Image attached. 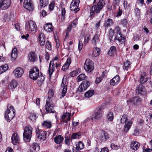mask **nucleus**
Returning <instances> with one entry per match:
<instances>
[{"label": "nucleus", "mask_w": 152, "mask_h": 152, "mask_svg": "<svg viewBox=\"0 0 152 152\" xmlns=\"http://www.w3.org/2000/svg\"><path fill=\"white\" fill-rule=\"evenodd\" d=\"M124 126V130L126 132H127L130 129L132 124V121L128 120L125 123Z\"/></svg>", "instance_id": "nucleus-20"}, {"label": "nucleus", "mask_w": 152, "mask_h": 152, "mask_svg": "<svg viewBox=\"0 0 152 152\" xmlns=\"http://www.w3.org/2000/svg\"><path fill=\"white\" fill-rule=\"evenodd\" d=\"M79 0H75L74 1H72L71 4H73L74 5L76 6H78L80 3Z\"/></svg>", "instance_id": "nucleus-53"}, {"label": "nucleus", "mask_w": 152, "mask_h": 152, "mask_svg": "<svg viewBox=\"0 0 152 152\" xmlns=\"http://www.w3.org/2000/svg\"><path fill=\"white\" fill-rule=\"evenodd\" d=\"M39 149V146L37 143H34L31 148V152H37Z\"/></svg>", "instance_id": "nucleus-23"}, {"label": "nucleus", "mask_w": 152, "mask_h": 152, "mask_svg": "<svg viewBox=\"0 0 152 152\" xmlns=\"http://www.w3.org/2000/svg\"><path fill=\"white\" fill-rule=\"evenodd\" d=\"M49 3L48 0H41L39 5V9L44 7L47 6Z\"/></svg>", "instance_id": "nucleus-26"}, {"label": "nucleus", "mask_w": 152, "mask_h": 152, "mask_svg": "<svg viewBox=\"0 0 152 152\" xmlns=\"http://www.w3.org/2000/svg\"><path fill=\"white\" fill-rule=\"evenodd\" d=\"M66 82L64 81L63 80H62L61 87L63 88L62 91V97H63L65 95L67 90V86L66 85Z\"/></svg>", "instance_id": "nucleus-16"}, {"label": "nucleus", "mask_w": 152, "mask_h": 152, "mask_svg": "<svg viewBox=\"0 0 152 152\" xmlns=\"http://www.w3.org/2000/svg\"><path fill=\"white\" fill-rule=\"evenodd\" d=\"M148 80V79L146 78H144V76L143 75H141L140 77V81L141 84H144Z\"/></svg>", "instance_id": "nucleus-46"}, {"label": "nucleus", "mask_w": 152, "mask_h": 152, "mask_svg": "<svg viewBox=\"0 0 152 152\" xmlns=\"http://www.w3.org/2000/svg\"><path fill=\"white\" fill-rule=\"evenodd\" d=\"M130 64L131 62L129 61H127L124 62V65L125 66V68L126 70H128Z\"/></svg>", "instance_id": "nucleus-49"}, {"label": "nucleus", "mask_w": 152, "mask_h": 152, "mask_svg": "<svg viewBox=\"0 0 152 152\" xmlns=\"http://www.w3.org/2000/svg\"><path fill=\"white\" fill-rule=\"evenodd\" d=\"M113 23V21L110 19H108L106 23V26L107 27L110 26Z\"/></svg>", "instance_id": "nucleus-51"}, {"label": "nucleus", "mask_w": 152, "mask_h": 152, "mask_svg": "<svg viewBox=\"0 0 152 152\" xmlns=\"http://www.w3.org/2000/svg\"><path fill=\"white\" fill-rule=\"evenodd\" d=\"M84 147L83 143L82 142L80 141L76 144V148L78 150H81L83 149Z\"/></svg>", "instance_id": "nucleus-45"}, {"label": "nucleus", "mask_w": 152, "mask_h": 152, "mask_svg": "<svg viewBox=\"0 0 152 152\" xmlns=\"http://www.w3.org/2000/svg\"><path fill=\"white\" fill-rule=\"evenodd\" d=\"M17 52L18 51L16 48H14L12 49L11 56L12 59L13 60H14L17 58L18 55Z\"/></svg>", "instance_id": "nucleus-28"}, {"label": "nucleus", "mask_w": 152, "mask_h": 152, "mask_svg": "<svg viewBox=\"0 0 152 152\" xmlns=\"http://www.w3.org/2000/svg\"><path fill=\"white\" fill-rule=\"evenodd\" d=\"M81 136V134L80 133H73L71 139H74L76 138H80Z\"/></svg>", "instance_id": "nucleus-44"}, {"label": "nucleus", "mask_w": 152, "mask_h": 152, "mask_svg": "<svg viewBox=\"0 0 152 152\" xmlns=\"http://www.w3.org/2000/svg\"><path fill=\"white\" fill-rule=\"evenodd\" d=\"M99 42V36L97 34L94 35L92 39V43H94L95 45L98 44Z\"/></svg>", "instance_id": "nucleus-39"}, {"label": "nucleus", "mask_w": 152, "mask_h": 152, "mask_svg": "<svg viewBox=\"0 0 152 152\" xmlns=\"http://www.w3.org/2000/svg\"><path fill=\"white\" fill-rule=\"evenodd\" d=\"M109 137V135L107 132L104 131L102 132L100 136L101 140L102 141H105Z\"/></svg>", "instance_id": "nucleus-32"}, {"label": "nucleus", "mask_w": 152, "mask_h": 152, "mask_svg": "<svg viewBox=\"0 0 152 152\" xmlns=\"http://www.w3.org/2000/svg\"><path fill=\"white\" fill-rule=\"evenodd\" d=\"M73 4H71L70 5V9L72 11H74L75 12L77 13L79 10L78 8V6H74Z\"/></svg>", "instance_id": "nucleus-40"}, {"label": "nucleus", "mask_w": 152, "mask_h": 152, "mask_svg": "<svg viewBox=\"0 0 152 152\" xmlns=\"http://www.w3.org/2000/svg\"><path fill=\"white\" fill-rule=\"evenodd\" d=\"M113 113L110 112L107 115L106 118L108 121H111L113 119Z\"/></svg>", "instance_id": "nucleus-43"}, {"label": "nucleus", "mask_w": 152, "mask_h": 152, "mask_svg": "<svg viewBox=\"0 0 152 152\" xmlns=\"http://www.w3.org/2000/svg\"><path fill=\"white\" fill-rule=\"evenodd\" d=\"M45 77L42 74H41L38 78L37 83L38 85H41L43 83L45 80Z\"/></svg>", "instance_id": "nucleus-36"}, {"label": "nucleus", "mask_w": 152, "mask_h": 152, "mask_svg": "<svg viewBox=\"0 0 152 152\" xmlns=\"http://www.w3.org/2000/svg\"><path fill=\"white\" fill-rule=\"evenodd\" d=\"M90 83L88 80L83 82L79 86L78 91L80 92H83L85 91L90 86Z\"/></svg>", "instance_id": "nucleus-10"}, {"label": "nucleus", "mask_w": 152, "mask_h": 152, "mask_svg": "<svg viewBox=\"0 0 152 152\" xmlns=\"http://www.w3.org/2000/svg\"><path fill=\"white\" fill-rule=\"evenodd\" d=\"M84 68L86 72H90L94 69V64L90 59H87L84 64Z\"/></svg>", "instance_id": "nucleus-7"}, {"label": "nucleus", "mask_w": 152, "mask_h": 152, "mask_svg": "<svg viewBox=\"0 0 152 152\" xmlns=\"http://www.w3.org/2000/svg\"><path fill=\"white\" fill-rule=\"evenodd\" d=\"M143 86L142 85H138L136 90V92L137 94H142L143 92Z\"/></svg>", "instance_id": "nucleus-34"}, {"label": "nucleus", "mask_w": 152, "mask_h": 152, "mask_svg": "<svg viewBox=\"0 0 152 152\" xmlns=\"http://www.w3.org/2000/svg\"><path fill=\"white\" fill-rule=\"evenodd\" d=\"M53 27L51 23H47L44 27V30L47 32H50L53 30Z\"/></svg>", "instance_id": "nucleus-21"}, {"label": "nucleus", "mask_w": 152, "mask_h": 152, "mask_svg": "<svg viewBox=\"0 0 152 152\" xmlns=\"http://www.w3.org/2000/svg\"><path fill=\"white\" fill-rule=\"evenodd\" d=\"M100 53V49L97 48H94L93 50L92 55L94 57H96L99 56Z\"/></svg>", "instance_id": "nucleus-29"}, {"label": "nucleus", "mask_w": 152, "mask_h": 152, "mask_svg": "<svg viewBox=\"0 0 152 152\" xmlns=\"http://www.w3.org/2000/svg\"><path fill=\"white\" fill-rule=\"evenodd\" d=\"M46 48L49 50H50L51 49V44L48 41L45 44Z\"/></svg>", "instance_id": "nucleus-50"}, {"label": "nucleus", "mask_w": 152, "mask_h": 152, "mask_svg": "<svg viewBox=\"0 0 152 152\" xmlns=\"http://www.w3.org/2000/svg\"><path fill=\"white\" fill-rule=\"evenodd\" d=\"M42 126L47 128H50L52 126V123L50 121L46 120L44 121L42 124Z\"/></svg>", "instance_id": "nucleus-31"}, {"label": "nucleus", "mask_w": 152, "mask_h": 152, "mask_svg": "<svg viewBox=\"0 0 152 152\" xmlns=\"http://www.w3.org/2000/svg\"><path fill=\"white\" fill-rule=\"evenodd\" d=\"M119 81V76L118 75H117L110 80V83L111 85L114 86L118 83Z\"/></svg>", "instance_id": "nucleus-18"}, {"label": "nucleus", "mask_w": 152, "mask_h": 152, "mask_svg": "<svg viewBox=\"0 0 152 152\" xmlns=\"http://www.w3.org/2000/svg\"><path fill=\"white\" fill-rule=\"evenodd\" d=\"M37 26L35 23L31 20H30L26 23L25 29L32 34H34L37 31Z\"/></svg>", "instance_id": "nucleus-4"}, {"label": "nucleus", "mask_w": 152, "mask_h": 152, "mask_svg": "<svg viewBox=\"0 0 152 152\" xmlns=\"http://www.w3.org/2000/svg\"><path fill=\"white\" fill-rule=\"evenodd\" d=\"M32 128L30 126H26L24 128L23 139L26 142L29 141L32 135Z\"/></svg>", "instance_id": "nucleus-3"}, {"label": "nucleus", "mask_w": 152, "mask_h": 152, "mask_svg": "<svg viewBox=\"0 0 152 152\" xmlns=\"http://www.w3.org/2000/svg\"><path fill=\"white\" fill-rule=\"evenodd\" d=\"M110 146L112 149L115 150H117L119 148V146L113 143H112Z\"/></svg>", "instance_id": "nucleus-54"}, {"label": "nucleus", "mask_w": 152, "mask_h": 152, "mask_svg": "<svg viewBox=\"0 0 152 152\" xmlns=\"http://www.w3.org/2000/svg\"><path fill=\"white\" fill-rule=\"evenodd\" d=\"M23 6L25 8L30 11L33 10L34 6L31 0H24Z\"/></svg>", "instance_id": "nucleus-12"}, {"label": "nucleus", "mask_w": 152, "mask_h": 152, "mask_svg": "<svg viewBox=\"0 0 152 152\" xmlns=\"http://www.w3.org/2000/svg\"><path fill=\"white\" fill-rule=\"evenodd\" d=\"M103 77V76L100 77H97L96 80V83L97 84L99 83L102 80Z\"/></svg>", "instance_id": "nucleus-55"}, {"label": "nucleus", "mask_w": 152, "mask_h": 152, "mask_svg": "<svg viewBox=\"0 0 152 152\" xmlns=\"http://www.w3.org/2000/svg\"><path fill=\"white\" fill-rule=\"evenodd\" d=\"M29 59L31 62H34L37 58L35 53L33 52H30L28 54Z\"/></svg>", "instance_id": "nucleus-33"}, {"label": "nucleus", "mask_w": 152, "mask_h": 152, "mask_svg": "<svg viewBox=\"0 0 152 152\" xmlns=\"http://www.w3.org/2000/svg\"><path fill=\"white\" fill-rule=\"evenodd\" d=\"M87 77L84 74H81L77 77V81L79 82L87 79Z\"/></svg>", "instance_id": "nucleus-30"}, {"label": "nucleus", "mask_w": 152, "mask_h": 152, "mask_svg": "<svg viewBox=\"0 0 152 152\" xmlns=\"http://www.w3.org/2000/svg\"><path fill=\"white\" fill-rule=\"evenodd\" d=\"M122 10L121 9H120V8H119L118 10V12L117 13V16H120L122 14Z\"/></svg>", "instance_id": "nucleus-62"}, {"label": "nucleus", "mask_w": 152, "mask_h": 152, "mask_svg": "<svg viewBox=\"0 0 152 152\" xmlns=\"http://www.w3.org/2000/svg\"><path fill=\"white\" fill-rule=\"evenodd\" d=\"M15 76L17 78L21 77L23 73V69L20 67H18L13 71Z\"/></svg>", "instance_id": "nucleus-14"}, {"label": "nucleus", "mask_w": 152, "mask_h": 152, "mask_svg": "<svg viewBox=\"0 0 152 152\" xmlns=\"http://www.w3.org/2000/svg\"><path fill=\"white\" fill-rule=\"evenodd\" d=\"M37 118V115L35 113H31L29 116L30 119L32 121H34Z\"/></svg>", "instance_id": "nucleus-47"}, {"label": "nucleus", "mask_w": 152, "mask_h": 152, "mask_svg": "<svg viewBox=\"0 0 152 152\" xmlns=\"http://www.w3.org/2000/svg\"><path fill=\"white\" fill-rule=\"evenodd\" d=\"M54 142L56 144H60L62 143L64 140L63 137L61 135H58L54 138Z\"/></svg>", "instance_id": "nucleus-19"}, {"label": "nucleus", "mask_w": 152, "mask_h": 152, "mask_svg": "<svg viewBox=\"0 0 152 152\" xmlns=\"http://www.w3.org/2000/svg\"><path fill=\"white\" fill-rule=\"evenodd\" d=\"M8 68V66L6 64L0 66V74L5 72Z\"/></svg>", "instance_id": "nucleus-42"}, {"label": "nucleus", "mask_w": 152, "mask_h": 152, "mask_svg": "<svg viewBox=\"0 0 152 152\" xmlns=\"http://www.w3.org/2000/svg\"><path fill=\"white\" fill-rule=\"evenodd\" d=\"M132 3L131 0H124L123 5L125 9L127 7H130Z\"/></svg>", "instance_id": "nucleus-41"}, {"label": "nucleus", "mask_w": 152, "mask_h": 152, "mask_svg": "<svg viewBox=\"0 0 152 152\" xmlns=\"http://www.w3.org/2000/svg\"><path fill=\"white\" fill-rule=\"evenodd\" d=\"M15 111L12 106H8L7 110L5 113L6 118L8 121H10L15 117Z\"/></svg>", "instance_id": "nucleus-2"}, {"label": "nucleus", "mask_w": 152, "mask_h": 152, "mask_svg": "<svg viewBox=\"0 0 152 152\" xmlns=\"http://www.w3.org/2000/svg\"><path fill=\"white\" fill-rule=\"evenodd\" d=\"M94 94V91L93 90L88 91L85 93V96L86 97L89 98L93 96Z\"/></svg>", "instance_id": "nucleus-38"}, {"label": "nucleus", "mask_w": 152, "mask_h": 152, "mask_svg": "<svg viewBox=\"0 0 152 152\" xmlns=\"http://www.w3.org/2000/svg\"><path fill=\"white\" fill-rule=\"evenodd\" d=\"M77 19H76L72 23L71 25L72 26V27L75 28V27L77 25Z\"/></svg>", "instance_id": "nucleus-56"}, {"label": "nucleus", "mask_w": 152, "mask_h": 152, "mask_svg": "<svg viewBox=\"0 0 152 152\" xmlns=\"http://www.w3.org/2000/svg\"><path fill=\"white\" fill-rule=\"evenodd\" d=\"M83 45L82 41H79L78 46V49L79 51L81 50L83 47Z\"/></svg>", "instance_id": "nucleus-57"}, {"label": "nucleus", "mask_w": 152, "mask_h": 152, "mask_svg": "<svg viewBox=\"0 0 152 152\" xmlns=\"http://www.w3.org/2000/svg\"><path fill=\"white\" fill-rule=\"evenodd\" d=\"M71 60L70 58H68L65 64L63 66L62 68V70L65 71L68 68L71 63Z\"/></svg>", "instance_id": "nucleus-24"}, {"label": "nucleus", "mask_w": 152, "mask_h": 152, "mask_svg": "<svg viewBox=\"0 0 152 152\" xmlns=\"http://www.w3.org/2000/svg\"><path fill=\"white\" fill-rule=\"evenodd\" d=\"M18 86V83L15 80H12L8 86V88L9 90L13 91Z\"/></svg>", "instance_id": "nucleus-17"}, {"label": "nucleus", "mask_w": 152, "mask_h": 152, "mask_svg": "<svg viewBox=\"0 0 152 152\" xmlns=\"http://www.w3.org/2000/svg\"><path fill=\"white\" fill-rule=\"evenodd\" d=\"M116 49L115 47L114 46H112L109 51V54L110 56H113L116 53Z\"/></svg>", "instance_id": "nucleus-35"}, {"label": "nucleus", "mask_w": 152, "mask_h": 152, "mask_svg": "<svg viewBox=\"0 0 152 152\" xmlns=\"http://www.w3.org/2000/svg\"><path fill=\"white\" fill-rule=\"evenodd\" d=\"M121 24H122L124 26V25H126L127 23V20L126 19H124L122 20L121 21Z\"/></svg>", "instance_id": "nucleus-58"}, {"label": "nucleus", "mask_w": 152, "mask_h": 152, "mask_svg": "<svg viewBox=\"0 0 152 152\" xmlns=\"http://www.w3.org/2000/svg\"><path fill=\"white\" fill-rule=\"evenodd\" d=\"M78 70H75L73 71L70 73V76L72 77H74L77 75L78 74Z\"/></svg>", "instance_id": "nucleus-52"}, {"label": "nucleus", "mask_w": 152, "mask_h": 152, "mask_svg": "<svg viewBox=\"0 0 152 152\" xmlns=\"http://www.w3.org/2000/svg\"><path fill=\"white\" fill-rule=\"evenodd\" d=\"M11 140L12 142L14 145H16L19 143L20 141L19 137L16 133H15L12 134L11 137Z\"/></svg>", "instance_id": "nucleus-15"}, {"label": "nucleus", "mask_w": 152, "mask_h": 152, "mask_svg": "<svg viewBox=\"0 0 152 152\" xmlns=\"http://www.w3.org/2000/svg\"><path fill=\"white\" fill-rule=\"evenodd\" d=\"M54 6V2H52L49 5V8L50 10H53Z\"/></svg>", "instance_id": "nucleus-60"}, {"label": "nucleus", "mask_w": 152, "mask_h": 152, "mask_svg": "<svg viewBox=\"0 0 152 152\" xmlns=\"http://www.w3.org/2000/svg\"><path fill=\"white\" fill-rule=\"evenodd\" d=\"M103 108L99 107L96 108L94 111V114L93 115L92 118L93 120L99 119L102 117L103 113Z\"/></svg>", "instance_id": "nucleus-8"}, {"label": "nucleus", "mask_w": 152, "mask_h": 152, "mask_svg": "<svg viewBox=\"0 0 152 152\" xmlns=\"http://www.w3.org/2000/svg\"><path fill=\"white\" fill-rule=\"evenodd\" d=\"M120 37H115V39H114V41H115L116 40H117V39L118 41H119V42H120L121 44H124V43L125 42V39L124 37H122V36L121 35V34H119Z\"/></svg>", "instance_id": "nucleus-37"}, {"label": "nucleus", "mask_w": 152, "mask_h": 152, "mask_svg": "<svg viewBox=\"0 0 152 152\" xmlns=\"http://www.w3.org/2000/svg\"><path fill=\"white\" fill-rule=\"evenodd\" d=\"M48 94L49 96L48 98H49L50 99L51 97L53 96V92L51 91H50L48 92Z\"/></svg>", "instance_id": "nucleus-61"}, {"label": "nucleus", "mask_w": 152, "mask_h": 152, "mask_svg": "<svg viewBox=\"0 0 152 152\" xmlns=\"http://www.w3.org/2000/svg\"><path fill=\"white\" fill-rule=\"evenodd\" d=\"M54 105L51 103V100L49 98H48L45 106V110L47 113H54L55 112L53 109Z\"/></svg>", "instance_id": "nucleus-6"}, {"label": "nucleus", "mask_w": 152, "mask_h": 152, "mask_svg": "<svg viewBox=\"0 0 152 152\" xmlns=\"http://www.w3.org/2000/svg\"><path fill=\"white\" fill-rule=\"evenodd\" d=\"M71 109L70 107H68L66 109ZM71 115V111L68 110H66V113L63 114L62 117V119L64 120L66 118L65 121V122L67 123L70 120V116Z\"/></svg>", "instance_id": "nucleus-13"}, {"label": "nucleus", "mask_w": 152, "mask_h": 152, "mask_svg": "<svg viewBox=\"0 0 152 152\" xmlns=\"http://www.w3.org/2000/svg\"><path fill=\"white\" fill-rule=\"evenodd\" d=\"M39 41L40 45L43 46L45 44V37L44 34L42 33H41L39 36Z\"/></svg>", "instance_id": "nucleus-22"}, {"label": "nucleus", "mask_w": 152, "mask_h": 152, "mask_svg": "<svg viewBox=\"0 0 152 152\" xmlns=\"http://www.w3.org/2000/svg\"><path fill=\"white\" fill-rule=\"evenodd\" d=\"M39 75V70L37 68L34 67L30 70L29 77L33 80H36Z\"/></svg>", "instance_id": "nucleus-9"}, {"label": "nucleus", "mask_w": 152, "mask_h": 152, "mask_svg": "<svg viewBox=\"0 0 152 152\" xmlns=\"http://www.w3.org/2000/svg\"><path fill=\"white\" fill-rule=\"evenodd\" d=\"M140 144L136 141H133L131 145V148L134 150H137L139 148Z\"/></svg>", "instance_id": "nucleus-27"}, {"label": "nucleus", "mask_w": 152, "mask_h": 152, "mask_svg": "<svg viewBox=\"0 0 152 152\" xmlns=\"http://www.w3.org/2000/svg\"><path fill=\"white\" fill-rule=\"evenodd\" d=\"M45 58L46 61H48L49 58V54L48 52H45Z\"/></svg>", "instance_id": "nucleus-63"}, {"label": "nucleus", "mask_w": 152, "mask_h": 152, "mask_svg": "<svg viewBox=\"0 0 152 152\" xmlns=\"http://www.w3.org/2000/svg\"><path fill=\"white\" fill-rule=\"evenodd\" d=\"M61 66L60 61H51L49 64V69L48 70L49 76L50 77L53 74V72L55 70V67L56 68L60 67Z\"/></svg>", "instance_id": "nucleus-5"}, {"label": "nucleus", "mask_w": 152, "mask_h": 152, "mask_svg": "<svg viewBox=\"0 0 152 152\" xmlns=\"http://www.w3.org/2000/svg\"><path fill=\"white\" fill-rule=\"evenodd\" d=\"M71 140L68 137L66 138L65 139V143L66 145L69 146L70 145V142Z\"/></svg>", "instance_id": "nucleus-59"}, {"label": "nucleus", "mask_w": 152, "mask_h": 152, "mask_svg": "<svg viewBox=\"0 0 152 152\" xmlns=\"http://www.w3.org/2000/svg\"><path fill=\"white\" fill-rule=\"evenodd\" d=\"M128 119H127L126 115H123L121 119V122L123 124L125 123L126 122Z\"/></svg>", "instance_id": "nucleus-48"}, {"label": "nucleus", "mask_w": 152, "mask_h": 152, "mask_svg": "<svg viewBox=\"0 0 152 152\" xmlns=\"http://www.w3.org/2000/svg\"><path fill=\"white\" fill-rule=\"evenodd\" d=\"M109 151L107 148L105 147L101 149L100 152H108Z\"/></svg>", "instance_id": "nucleus-64"}, {"label": "nucleus", "mask_w": 152, "mask_h": 152, "mask_svg": "<svg viewBox=\"0 0 152 152\" xmlns=\"http://www.w3.org/2000/svg\"><path fill=\"white\" fill-rule=\"evenodd\" d=\"M10 0H3L2 1V9L5 10L7 9L10 5Z\"/></svg>", "instance_id": "nucleus-25"}, {"label": "nucleus", "mask_w": 152, "mask_h": 152, "mask_svg": "<svg viewBox=\"0 0 152 152\" xmlns=\"http://www.w3.org/2000/svg\"><path fill=\"white\" fill-rule=\"evenodd\" d=\"M36 136L39 140H45L46 138V132L45 131L42 130H36Z\"/></svg>", "instance_id": "nucleus-11"}, {"label": "nucleus", "mask_w": 152, "mask_h": 152, "mask_svg": "<svg viewBox=\"0 0 152 152\" xmlns=\"http://www.w3.org/2000/svg\"><path fill=\"white\" fill-rule=\"evenodd\" d=\"M105 4L104 0H100L97 5H94L91 8L90 15L91 17L96 12L98 13L99 12L103 7Z\"/></svg>", "instance_id": "nucleus-1"}]
</instances>
